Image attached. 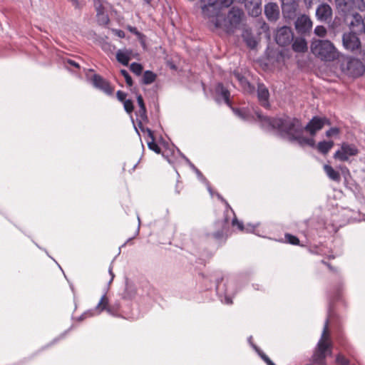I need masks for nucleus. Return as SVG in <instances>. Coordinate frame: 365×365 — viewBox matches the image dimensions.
Segmentation results:
<instances>
[{
    "label": "nucleus",
    "mask_w": 365,
    "mask_h": 365,
    "mask_svg": "<svg viewBox=\"0 0 365 365\" xmlns=\"http://www.w3.org/2000/svg\"><path fill=\"white\" fill-rule=\"evenodd\" d=\"M357 34L351 31L344 34L342 42L346 49L354 51L360 48L361 42L357 36Z\"/></svg>",
    "instance_id": "8"
},
{
    "label": "nucleus",
    "mask_w": 365,
    "mask_h": 365,
    "mask_svg": "<svg viewBox=\"0 0 365 365\" xmlns=\"http://www.w3.org/2000/svg\"><path fill=\"white\" fill-rule=\"evenodd\" d=\"M218 198L223 202L225 203V205H226L227 208V209H230L232 212L235 215L233 210H232V208L230 207L229 203L226 201V200H225L221 195H217Z\"/></svg>",
    "instance_id": "49"
},
{
    "label": "nucleus",
    "mask_w": 365,
    "mask_h": 365,
    "mask_svg": "<svg viewBox=\"0 0 365 365\" xmlns=\"http://www.w3.org/2000/svg\"><path fill=\"white\" fill-rule=\"evenodd\" d=\"M314 34L320 37H323L327 34V29L324 26H317L314 29Z\"/></svg>",
    "instance_id": "37"
},
{
    "label": "nucleus",
    "mask_w": 365,
    "mask_h": 365,
    "mask_svg": "<svg viewBox=\"0 0 365 365\" xmlns=\"http://www.w3.org/2000/svg\"><path fill=\"white\" fill-rule=\"evenodd\" d=\"M109 273H110V274L111 275L110 281H112V280L113 279V278H114V274H113V272H112V267H110V269H109Z\"/></svg>",
    "instance_id": "57"
},
{
    "label": "nucleus",
    "mask_w": 365,
    "mask_h": 365,
    "mask_svg": "<svg viewBox=\"0 0 365 365\" xmlns=\"http://www.w3.org/2000/svg\"><path fill=\"white\" fill-rule=\"evenodd\" d=\"M300 145H308L312 148L315 147V140L312 138H306L303 134L299 135V137L295 140Z\"/></svg>",
    "instance_id": "25"
},
{
    "label": "nucleus",
    "mask_w": 365,
    "mask_h": 365,
    "mask_svg": "<svg viewBox=\"0 0 365 365\" xmlns=\"http://www.w3.org/2000/svg\"><path fill=\"white\" fill-rule=\"evenodd\" d=\"M232 226H237L238 227V229L241 231H242L244 230L243 223L242 222H240L237 219L236 216H235V217L232 219Z\"/></svg>",
    "instance_id": "43"
},
{
    "label": "nucleus",
    "mask_w": 365,
    "mask_h": 365,
    "mask_svg": "<svg viewBox=\"0 0 365 365\" xmlns=\"http://www.w3.org/2000/svg\"><path fill=\"white\" fill-rule=\"evenodd\" d=\"M204 18L208 19L210 26L221 29L227 33H232L240 24L243 12L238 8L232 7L227 15L220 12L218 0H200Z\"/></svg>",
    "instance_id": "1"
},
{
    "label": "nucleus",
    "mask_w": 365,
    "mask_h": 365,
    "mask_svg": "<svg viewBox=\"0 0 365 365\" xmlns=\"http://www.w3.org/2000/svg\"><path fill=\"white\" fill-rule=\"evenodd\" d=\"M108 304V299L106 295H103L98 304L96 306V309L101 312L102 311L106 309L107 305Z\"/></svg>",
    "instance_id": "27"
},
{
    "label": "nucleus",
    "mask_w": 365,
    "mask_h": 365,
    "mask_svg": "<svg viewBox=\"0 0 365 365\" xmlns=\"http://www.w3.org/2000/svg\"><path fill=\"white\" fill-rule=\"evenodd\" d=\"M120 73L125 78L127 85L128 86H132L133 82L132 78L130 76V74L128 73V72L125 69H122V70H120Z\"/></svg>",
    "instance_id": "34"
},
{
    "label": "nucleus",
    "mask_w": 365,
    "mask_h": 365,
    "mask_svg": "<svg viewBox=\"0 0 365 365\" xmlns=\"http://www.w3.org/2000/svg\"><path fill=\"white\" fill-rule=\"evenodd\" d=\"M257 120L262 128L277 130L278 135L290 142L295 141L299 135L303 134L304 127L299 119L290 116L270 118L259 112L256 113Z\"/></svg>",
    "instance_id": "2"
},
{
    "label": "nucleus",
    "mask_w": 365,
    "mask_h": 365,
    "mask_svg": "<svg viewBox=\"0 0 365 365\" xmlns=\"http://www.w3.org/2000/svg\"><path fill=\"white\" fill-rule=\"evenodd\" d=\"M130 31L133 33H135L136 34L137 33V31H136V29L135 28H133V27H130Z\"/></svg>",
    "instance_id": "58"
},
{
    "label": "nucleus",
    "mask_w": 365,
    "mask_h": 365,
    "mask_svg": "<svg viewBox=\"0 0 365 365\" xmlns=\"http://www.w3.org/2000/svg\"><path fill=\"white\" fill-rule=\"evenodd\" d=\"M317 0H304L305 4L307 8H311L312 6L317 3Z\"/></svg>",
    "instance_id": "50"
},
{
    "label": "nucleus",
    "mask_w": 365,
    "mask_h": 365,
    "mask_svg": "<svg viewBox=\"0 0 365 365\" xmlns=\"http://www.w3.org/2000/svg\"><path fill=\"white\" fill-rule=\"evenodd\" d=\"M322 263L326 265L329 268V269L333 273H338L337 268L331 266V264H329V262H325L324 260H322Z\"/></svg>",
    "instance_id": "45"
},
{
    "label": "nucleus",
    "mask_w": 365,
    "mask_h": 365,
    "mask_svg": "<svg viewBox=\"0 0 365 365\" xmlns=\"http://www.w3.org/2000/svg\"><path fill=\"white\" fill-rule=\"evenodd\" d=\"M345 69L349 75L354 77L361 76L365 70L362 63L356 58L349 60L346 63Z\"/></svg>",
    "instance_id": "12"
},
{
    "label": "nucleus",
    "mask_w": 365,
    "mask_h": 365,
    "mask_svg": "<svg viewBox=\"0 0 365 365\" xmlns=\"http://www.w3.org/2000/svg\"><path fill=\"white\" fill-rule=\"evenodd\" d=\"M123 103L124 109L126 111V113L130 114L134 110L133 101L130 99H128Z\"/></svg>",
    "instance_id": "32"
},
{
    "label": "nucleus",
    "mask_w": 365,
    "mask_h": 365,
    "mask_svg": "<svg viewBox=\"0 0 365 365\" xmlns=\"http://www.w3.org/2000/svg\"><path fill=\"white\" fill-rule=\"evenodd\" d=\"M266 364L267 365H275L271 360H269Z\"/></svg>",
    "instance_id": "59"
},
{
    "label": "nucleus",
    "mask_w": 365,
    "mask_h": 365,
    "mask_svg": "<svg viewBox=\"0 0 365 365\" xmlns=\"http://www.w3.org/2000/svg\"><path fill=\"white\" fill-rule=\"evenodd\" d=\"M257 97L261 103L264 107L269 106V93L268 88L262 83H259L257 86Z\"/></svg>",
    "instance_id": "17"
},
{
    "label": "nucleus",
    "mask_w": 365,
    "mask_h": 365,
    "mask_svg": "<svg viewBox=\"0 0 365 365\" xmlns=\"http://www.w3.org/2000/svg\"><path fill=\"white\" fill-rule=\"evenodd\" d=\"M246 42H247V46L249 47H250L251 48H254L257 45L256 41L252 38H247Z\"/></svg>",
    "instance_id": "46"
},
{
    "label": "nucleus",
    "mask_w": 365,
    "mask_h": 365,
    "mask_svg": "<svg viewBox=\"0 0 365 365\" xmlns=\"http://www.w3.org/2000/svg\"><path fill=\"white\" fill-rule=\"evenodd\" d=\"M137 115L140 118V121L147 122L148 120L146 108H139L138 111L137 112Z\"/></svg>",
    "instance_id": "35"
},
{
    "label": "nucleus",
    "mask_w": 365,
    "mask_h": 365,
    "mask_svg": "<svg viewBox=\"0 0 365 365\" xmlns=\"http://www.w3.org/2000/svg\"><path fill=\"white\" fill-rule=\"evenodd\" d=\"M351 17L349 22V27L351 32L363 33L365 31V24L362 16L356 12V11L351 13L349 16Z\"/></svg>",
    "instance_id": "13"
},
{
    "label": "nucleus",
    "mask_w": 365,
    "mask_h": 365,
    "mask_svg": "<svg viewBox=\"0 0 365 365\" xmlns=\"http://www.w3.org/2000/svg\"><path fill=\"white\" fill-rule=\"evenodd\" d=\"M325 124H330L327 118L314 116L309 120L307 125L304 127V130H305L311 135H314L317 131L323 128Z\"/></svg>",
    "instance_id": "6"
},
{
    "label": "nucleus",
    "mask_w": 365,
    "mask_h": 365,
    "mask_svg": "<svg viewBox=\"0 0 365 365\" xmlns=\"http://www.w3.org/2000/svg\"><path fill=\"white\" fill-rule=\"evenodd\" d=\"M294 39V33L289 26H284L277 29L275 34V41L281 46L289 45Z\"/></svg>",
    "instance_id": "5"
},
{
    "label": "nucleus",
    "mask_w": 365,
    "mask_h": 365,
    "mask_svg": "<svg viewBox=\"0 0 365 365\" xmlns=\"http://www.w3.org/2000/svg\"><path fill=\"white\" fill-rule=\"evenodd\" d=\"M94 6L96 11V14L105 13V7L102 0H94Z\"/></svg>",
    "instance_id": "31"
},
{
    "label": "nucleus",
    "mask_w": 365,
    "mask_h": 365,
    "mask_svg": "<svg viewBox=\"0 0 365 365\" xmlns=\"http://www.w3.org/2000/svg\"><path fill=\"white\" fill-rule=\"evenodd\" d=\"M143 66L138 63H132L130 66V70L137 76H140L143 71Z\"/></svg>",
    "instance_id": "26"
},
{
    "label": "nucleus",
    "mask_w": 365,
    "mask_h": 365,
    "mask_svg": "<svg viewBox=\"0 0 365 365\" xmlns=\"http://www.w3.org/2000/svg\"><path fill=\"white\" fill-rule=\"evenodd\" d=\"M229 106L230 107V108H232V109L233 108H232V106H231V105H230V106Z\"/></svg>",
    "instance_id": "61"
},
{
    "label": "nucleus",
    "mask_w": 365,
    "mask_h": 365,
    "mask_svg": "<svg viewBox=\"0 0 365 365\" xmlns=\"http://www.w3.org/2000/svg\"><path fill=\"white\" fill-rule=\"evenodd\" d=\"M334 143L333 141H321L317 145V149L318 151L323 154L327 155L329 150L333 148Z\"/></svg>",
    "instance_id": "23"
},
{
    "label": "nucleus",
    "mask_w": 365,
    "mask_h": 365,
    "mask_svg": "<svg viewBox=\"0 0 365 365\" xmlns=\"http://www.w3.org/2000/svg\"><path fill=\"white\" fill-rule=\"evenodd\" d=\"M156 74L150 71H145L142 78V83L148 85L153 83L156 79Z\"/></svg>",
    "instance_id": "24"
},
{
    "label": "nucleus",
    "mask_w": 365,
    "mask_h": 365,
    "mask_svg": "<svg viewBox=\"0 0 365 365\" xmlns=\"http://www.w3.org/2000/svg\"><path fill=\"white\" fill-rule=\"evenodd\" d=\"M233 2V0H218V8L220 9V12L223 8L229 7Z\"/></svg>",
    "instance_id": "36"
},
{
    "label": "nucleus",
    "mask_w": 365,
    "mask_h": 365,
    "mask_svg": "<svg viewBox=\"0 0 365 365\" xmlns=\"http://www.w3.org/2000/svg\"><path fill=\"white\" fill-rule=\"evenodd\" d=\"M336 362L339 365H349V361L341 354L336 355Z\"/></svg>",
    "instance_id": "33"
},
{
    "label": "nucleus",
    "mask_w": 365,
    "mask_h": 365,
    "mask_svg": "<svg viewBox=\"0 0 365 365\" xmlns=\"http://www.w3.org/2000/svg\"><path fill=\"white\" fill-rule=\"evenodd\" d=\"M245 7L252 16H257L262 12L261 0H245Z\"/></svg>",
    "instance_id": "18"
},
{
    "label": "nucleus",
    "mask_w": 365,
    "mask_h": 365,
    "mask_svg": "<svg viewBox=\"0 0 365 365\" xmlns=\"http://www.w3.org/2000/svg\"><path fill=\"white\" fill-rule=\"evenodd\" d=\"M97 16V20L99 24L101 25H107L109 21V17L105 13H101L100 14H96Z\"/></svg>",
    "instance_id": "30"
},
{
    "label": "nucleus",
    "mask_w": 365,
    "mask_h": 365,
    "mask_svg": "<svg viewBox=\"0 0 365 365\" xmlns=\"http://www.w3.org/2000/svg\"><path fill=\"white\" fill-rule=\"evenodd\" d=\"M324 170L329 178H330L331 180L335 182H339L341 180V175L339 172L335 170L331 165H324Z\"/></svg>",
    "instance_id": "20"
},
{
    "label": "nucleus",
    "mask_w": 365,
    "mask_h": 365,
    "mask_svg": "<svg viewBox=\"0 0 365 365\" xmlns=\"http://www.w3.org/2000/svg\"><path fill=\"white\" fill-rule=\"evenodd\" d=\"M336 6L338 10L343 13L346 20L348 21L349 15L354 11V0H335Z\"/></svg>",
    "instance_id": "15"
},
{
    "label": "nucleus",
    "mask_w": 365,
    "mask_h": 365,
    "mask_svg": "<svg viewBox=\"0 0 365 365\" xmlns=\"http://www.w3.org/2000/svg\"><path fill=\"white\" fill-rule=\"evenodd\" d=\"M148 148L153 150L155 153H160V148L158 146V145L155 142V140H152L150 142H148Z\"/></svg>",
    "instance_id": "39"
},
{
    "label": "nucleus",
    "mask_w": 365,
    "mask_h": 365,
    "mask_svg": "<svg viewBox=\"0 0 365 365\" xmlns=\"http://www.w3.org/2000/svg\"><path fill=\"white\" fill-rule=\"evenodd\" d=\"M68 1H70L75 8H76V9L81 8V4L78 0H68Z\"/></svg>",
    "instance_id": "51"
},
{
    "label": "nucleus",
    "mask_w": 365,
    "mask_h": 365,
    "mask_svg": "<svg viewBox=\"0 0 365 365\" xmlns=\"http://www.w3.org/2000/svg\"><path fill=\"white\" fill-rule=\"evenodd\" d=\"M259 354L265 363L270 360V359L263 352H259Z\"/></svg>",
    "instance_id": "52"
},
{
    "label": "nucleus",
    "mask_w": 365,
    "mask_h": 365,
    "mask_svg": "<svg viewBox=\"0 0 365 365\" xmlns=\"http://www.w3.org/2000/svg\"><path fill=\"white\" fill-rule=\"evenodd\" d=\"M292 49L297 53H304L307 51V42L302 37H297L292 41Z\"/></svg>",
    "instance_id": "19"
},
{
    "label": "nucleus",
    "mask_w": 365,
    "mask_h": 365,
    "mask_svg": "<svg viewBox=\"0 0 365 365\" xmlns=\"http://www.w3.org/2000/svg\"><path fill=\"white\" fill-rule=\"evenodd\" d=\"M233 112L236 115L243 120H248V113L245 108H232Z\"/></svg>",
    "instance_id": "28"
},
{
    "label": "nucleus",
    "mask_w": 365,
    "mask_h": 365,
    "mask_svg": "<svg viewBox=\"0 0 365 365\" xmlns=\"http://www.w3.org/2000/svg\"><path fill=\"white\" fill-rule=\"evenodd\" d=\"M312 53L324 61H333L339 58V52L334 44L328 40H316L312 43Z\"/></svg>",
    "instance_id": "3"
},
{
    "label": "nucleus",
    "mask_w": 365,
    "mask_h": 365,
    "mask_svg": "<svg viewBox=\"0 0 365 365\" xmlns=\"http://www.w3.org/2000/svg\"><path fill=\"white\" fill-rule=\"evenodd\" d=\"M216 93L220 95L227 106H230V91L224 87L222 83H218L216 86Z\"/></svg>",
    "instance_id": "21"
},
{
    "label": "nucleus",
    "mask_w": 365,
    "mask_h": 365,
    "mask_svg": "<svg viewBox=\"0 0 365 365\" xmlns=\"http://www.w3.org/2000/svg\"><path fill=\"white\" fill-rule=\"evenodd\" d=\"M239 82L240 85L245 88H246L247 87H250V84L245 77H242V78H240V81Z\"/></svg>",
    "instance_id": "47"
},
{
    "label": "nucleus",
    "mask_w": 365,
    "mask_h": 365,
    "mask_svg": "<svg viewBox=\"0 0 365 365\" xmlns=\"http://www.w3.org/2000/svg\"><path fill=\"white\" fill-rule=\"evenodd\" d=\"M138 125H139L140 128L141 129V130H142L143 132H147L148 137H149L152 140H154V135H153V131H152L150 128H143V127H142V122H141V121H140V122H139Z\"/></svg>",
    "instance_id": "42"
},
{
    "label": "nucleus",
    "mask_w": 365,
    "mask_h": 365,
    "mask_svg": "<svg viewBox=\"0 0 365 365\" xmlns=\"http://www.w3.org/2000/svg\"><path fill=\"white\" fill-rule=\"evenodd\" d=\"M354 11L356 9L361 11H365V2L364 0H354Z\"/></svg>",
    "instance_id": "38"
},
{
    "label": "nucleus",
    "mask_w": 365,
    "mask_h": 365,
    "mask_svg": "<svg viewBox=\"0 0 365 365\" xmlns=\"http://www.w3.org/2000/svg\"><path fill=\"white\" fill-rule=\"evenodd\" d=\"M137 102L139 106V108H146L141 95L137 96Z\"/></svg>",
    "instance_id": "48"
},
{
    "label": "nucleus",
    "mask_w": 365,
    "mask_h": 365,
    "mask_svg": "<svg viewBox=\"0 0 365 365\" xmlns=\"http://www.w3.org/2000/svg\"><path fill=\"white\" fill-rule=\"evenodd\" d=\"M264 14L269 21H276L279 18V8L277 3L269 2L264 6Z\"/></svg>",
    "instance_id": "16"
},
{
    "label": "nucleus",
    "mask_w": 365,
    "mask_h": 365,
    "mask_svg": "<svg viewBox=\"0 0 365 365\" xmlns=\"http://www.w3.org/2000/svg\"><path fill=\"white\" fill-rule=\"evenodd\" d=\"M316 17L321 22H329L332 18V9L325 3L319 4L316 9Z\"/></svg>",
    "instance_id": "14"
},
{
    "label": "nucleus",
    "mask_w": 365,
    "mask_h": 365,
    "mask_svg": "<svg viewBox=\"0 0 365 365\" xmlns=\"http://www.w3.org/2000/svg\"><path fill=\"white\" fill-rule=\"evenodd\" d=\"M127 94L122 91H118L116 93V97L118 100L120 102H124L126 99Z\"/></svg>",
    "instance_id": "44"
},
{
    "label": "nucleus",
    "mask_w": 365,
    "mask_h": 365,
    "mask_svg": "<svg viewBox=\"0 0 365 365\" xmlns=\"http://www.w3.org/2000/svg\"><path fill=\"white\" fill-rule=\"evenodd\" d=\"M284 239L287 242L293 245H299V240L297 237L292 235L291 234L287 233L284 235Z\"/></svg>",
    "instance_id": "29"
},
{
    "label": "nucleus",
    "mask_w": 365,
    "mask_h": 365,
    "mask_svg": "<svg viewBox=\"0 0 365 365\" xmlns=\"http://www.w3.org/2000/svg\"><path fill=\"white\" fill-rule=\"evenodd\" d=\"M312 21L306 14L298 16L295 21L294 26L297 33L304 34L309 33L312 29Z\"/></svg>",
    "instance_id": "10"
},
{
    "label": "nucleus",
    "mask_w": 365,
    "mask_h": 365,
    "mask_svg": "<svg viewBox=\"0 0 365 365\" xmlns=\"http://www.w3.org/2000/svg\"><path fill=\"white\" fill-rule=\"evenodd\" d=\"M215 226L217 229L212 233H208L207 237H213L218 242H225L228 237V218L225 217L224 220H217L215 222Z\"/></svg>",
    "instance_id": "4"
},
{
    "label": "nucleus",
    "mask_w": 365,
    "mask_h": 365,
    "mask_svg": "<svg viewBox=\"0 0 365 365\" xmlns=\"http://www.w3.org/2000/svg\"><path fill=\"white\" fill-rule=\"evenodd\" d=\"M234 76L236 78V79L240 81V78H242V77H244L243 76H242L240 73H239L238 72H234Z\"/></svg>",
    "instance_id": "55"
},
{
    "label": "nucleus",
    "mask_w": 365,
    "mask_h": 365,
    "mask_svg": "<svg viewBox=\"0 0 365 365\" xmlns=\"http://www.w3.org/2000/svg\"><path fill=\"white\" fill-rule=\"evenodd\" d=\"M147 4H149L150 2V0H144Z\"/></svg>",
    "instance_id": "60"
},
{
    "label": "nucleus",
    "mask_w": 365,
    "mask_h": 365,
    "mask_svg": "<svg viewBox=\"0 0 365 365\" xmlns=\"http://www.w3.org/2000/svg\"><path fill=\"white\" fill-rule=\"evenodd\" d=\"M64 63H65L66 66L68 69H71L70 66H72V67H74V68H80V66H79L78 63H77L75 61L71 60V59H66V60H65L64 61Z\"/></svg>",
    "instance_id": "40"
},
{
    "label": "nucleus",
    "mask_w": 365,
    "mask_h": 365,
    "mask_svg": "<svg viewBox=\"0 0 365 365\" xmlns=\"http://www.w3.org/2000/svg\"><path fill=\"white\" fill-rule=\"evenodd\" d=\"M115 33L120 38H123L125 36L124 31H123L121 30H117Z\"/></svg>",
    "instance_id": "56"
},
{
    "label": "nucleus",
    "mask_w": 365,
    "mask_h": 365,
    "mask_svg": "<svg viewBox=\"0 0 365 365\" xmlns=\"http://www.w3.org/2000/svg\"><path fill=\"white\" fill-rule=\"evenodd\" d=\"M259 354L265 363L270 360V359L263 352H259Z\"/></svg>",
    "instance_id": "53"
},
{
    "label": "nucleus",
    "mask_w": 365,
    "mask_h": 365,
    "mask_svg": "<svg viewBox=\"0 0 365 365\" xmlns=\"http://www.w3.org/2000/svg\"><path fill=\"white\" fill-rule=\"evenodd\" d=\"M93 86L104 92L106 94L110 96L114 91V88L104 78L98 74H94L91 78Z\"/></svg>",
    "instance_id": "7"
},
{
    "label": "nucleus",
    "mask_w": 365,
    "mask_h": 365,
    "mask_svg": "<svg viewBox=\"0 0 365 365\" xmlns=\"http://www.w3.org/2000/svg\"><path fill=\"white\" fill-rule=\"evenodd\" d=\"M357 153L358 149L354 145L343 143L341 150H337L334 157L341 161H346L350 156L356 155Z\"/></svg>",
    "instance_id": "9"
},
{
    "label": "nucleus",
    "mask_w": 365,
    "mask_h": 365,
    "mask_svg": "<svg viewBox=\"0 0 365 365\" xmlns=\"http://www.w3.org/2000/svg\"><path fill=\"white\" fill-rule=\"evenodd\" d=\"M298 9V3L295 0H282L283 16L287 19H293Z\"/></svg>",
    "instance_id": "11"
},
{
    "label": "nucleus",
    "mask_w": 365,
    "mask_h": 365,
    "mask_svg": "<svg viewBox=\"0 0 365 365\" xmlns=\"http://www.w3.org/2000/svg\"><path fill=\"white\" fill-rule=\"evenodd\" d=\"M130 52L128 51L118 50L116 53L117 61L123 66H128L130 60Z\"/></svg>",
    "instance_id": "22"
},
{
    "label": "nucleus",
    "mask_w": 365,
    "mask_h": 365,
    "mask_svg": "<svg viewBox=\"0 0 365 365\" xmlns=\"http://www.w3.org/2000/svg\"><path fill=\"white\" fill-rule=\"evenodd\" d=\"M339 133V129L338 128L334 127L331 128L326 132V135L328 138H330L334 135H336Z\"/></svg>",
    "instance_id": "41"
},
{
    "label": "nucleus",
    "mask_w": 365,
    "mask_h": 365,
    "mask_svg": "<svg viewBox=\"0 0 365 365\" xmlns=\"http://www.w3.org/2000/svg\"><path fill=\"white\" fill-rule=\"evenodd\" d=\"M259 354L265 363L270 360V359L263 352H259Z\"/></svg>",
    "instance_id": "54"
}]
</instances>
